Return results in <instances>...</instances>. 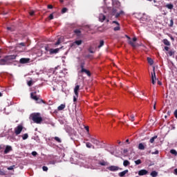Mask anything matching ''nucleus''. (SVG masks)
<instances>
[{
    "label": "nucleus",
    "instance_id": "nucleus-1",
    "mask_svg": "<svg viewBox=\"0 0 177 177\" xmlns=\"http://www.w3.org/2000/svg\"><path fill=\"white\" fill-rule=\"evenodd\" d=\"M17 57V55H6L4 58L0 59V66H9L13 63V61Z\"/></svg>",
    "mask_w": 177,
    "mask_h": 177
},
{
    "label": "nucleus",
    "instance_id": "nucleus-2",
    "mask_svg": "<svg viewBox=\"0 0 177 177\" xmlns=\"http://www.w3.org/2000/svg\"><path fill=\"white\" fill-rule=\"evenodd\" d=\"M120 8H116V7H113L111 11V16H115V19H118V17H120V16H124V15H125V12H124V10H120Z\"/></svg>",
    "mask_w": 177,
    "mask_h": 177
},
{
    "label": "nucleus",
    "instance_id": "nucleus-3",
    "mask_svg": "<svg viewBox=\"0 0 177 177\" xmlns=\"http://www.w3.org/2000/svg\"><path fill=\"white\" fill-rule=\"evenodd\" d=\"M30 120H33L35 124H41L43 121L42 117H41V113H33L30 115Z\"/></svg>",
    "mask_w": 177,
    "mask_h": 177
},
{
    "label": "nucleus",
    "instance_id": "nucleus-4",
    "mask_svg": "<svg viewBox=\"0 0 177 177\" xmlns=\"http://www.w3.org/2000/svg\"><path fill=\"white\" fill-rule=\"evenodd\" d=\"M88 138H90L91 143L95 145V146H99V145H100V142L97 139L91 136V134H88Z\"/></svg>",
    "mask_w": 177,
    "mask_h": 177
},
{
    "label": "nucleus",
    "instance_id": "nucleus-5",
    "mask_svg": "<svg viewBox=\"0 0 177 177\" xmlns=\"http://www.w3.org/2000/svg\"><path fill=\"white\" fill-rule=\"evenodd\" d=\"M107 169H109V171H111V172H115L116 171H119V169H122L120 168L118 166L111 165L108 167Z\"/></svg>",
    "mask_w": 177,
    "mask_h": 177
},
{
    "label": "nucleus",
    "instance_id": "nucleus-6",
    "mask_svg": "<svg viewBox=\"0 0 177 177\" xmlns=\"http://www.w3.org/2000/svg\"><path fill=\"white\" fill-rule=\"evenodd\" d=\"M21 131H23V126L22 125H18L15 129V132L16 135H20V133H21Z\"/></svg>",
    "mask_w": 177,
    "mask_h": 177
},
{
    "label": "nucleus",
    "instance_id": "nucleus-7",
    "mask_svg": "<svg viewBox=\"0 0 177 177\" xmlns=\"http://www.w3.org/2000/svg\"><path fill=\"white\" fill-rule=\"evenodd\" d=\"M153 73H151V83L153 84V85H154V84H156V67H153Z\"/></svg>",
    "mask_w": 177,
    "mask_h": 177
},
{
    "label": "nucleus",
    "instance_id": "nucleus-8",
    "mask_svg": "<svg viewBox=\"0 0 177 177\" xmlns=\"http://www.w3.org/2000/svg\"><path fill=\"white\" fill-rule=\"evenodd\" d=\"M104 3L105 5H106L107 6V3H111L113 6L115 5V3H116V5H118L120 6V2L118 1H114L113 0H104Z\"/></svg>",
    "mask_w": 177,
    "mask_h": 177
},
{
    "label": "nucleus",
    "instance_id": "nucleus-9",
    "mask_svg": "<svg viewBox=\"0 0 177 177\" xmlns=\"http://www.w3.org/2000/svg\"><path fill=\"white\" fill-rule=\"evenodd\" d=\"M136 41H138V39L136 37H133V41H132V40H130V41H129V44L133 48H136V44H135V42H136Z\"/></svg>",
    "mask_w": 177,
    "mask_h": 177
},
{
    "label": "nucleus",
    "instance_id": "nucleus-10",
    "mask_svg": "<svg viewBox=\"0 0 177 177\" xmlns=\"http://www.w3.org/2000/svg\"><path fill=\"white\" fill-rule=\"evenodd\" d=\"M19 63L21 64H26V63H30V58H21Z\"/></svg>",
    "mask_w": 177,
    "mask_h": 177
},
{
    "label": "nucleus",
    "instance_id": "nucleus-11",
    "mask_svg": "<svg viewBox=\"0 0 177 177\" xmlns=\"http://www.w3.org/2000/svg\"><path fill=\"white\" fill-rule=\"evenodd\" d=\"M147 174H149V171L146 169H141L138 171L139 176H143L145 175H147Z\"/></svg>",
    "mask_w": 177,
    "mask_h": 177
},
{
    "label": "nucleus",
    "instance_id": "nucleus-12",
    "mask_svg": "<svg viewBox=\"0 0 177 177\" xmlns=\"http://www.w3.org/2000/svg\"><path fill=\"white\" fill-rule=\"evenodd\" d=\"M146 142H141L138 145V149L139 150H145L146 149Z\"/></svg>",
    "mask_w": 177,
    "mask_h": 177
},
{
    "label": "nucleus",
    "instance_id": "nucleus-13",
    "mask_svg": "<svg viewBox=\"0 0 177 177\" xmlns=\"http://www.w3.org/2000/svg\"><path fill=\"white\" fill-rule=\"evenodd\" d=\"M10 151H12V147L7 145L4 150V154H8V153H9Z\"/></svg>",
    "mask_w": 177,
    "mask_h": 177
},
{
    "label": "nucleus",
    "instance_id": "nucleus-14",
    "mask_svg": "<svg viewBox=\"0 0 177 177\" xmlns=\"http://www.w3.org/2000/svg\"><path fill=\"white\" fill-rule=\"evenodd\" d=\"M78 91H80V85H76L75 88H74V93L77 97H78Z\"/></svg>",
    "mask_w": 177,
    "mask_h": 177
},
{
    "label": "nucleus",
    "instance_id": "nucleus-15",
    "mask_svg": "<svg viewBox=\"0 0 177 177\" xmlns=\"http://www.w3.org/2000/svg\"><path fill=\"white\" fill-rule=\"evenodd\" d=\"M99 20L100 21H101L102 23H103V21L104 20H106V15H103V14H100L99 16Z\"/></svg>",
    "mask_w": 177,
    "mask_h": 177
},
{
    "label": "nucleus",
    "instance_id": "nucleus-16",
    "mask_svg": "<svg viewBox=\"0 0 177 177\" xmlns=\"http://www.w3.org/2000/svg\"><path fill=\"white\" fill-rule=\"evenodd\" d=\"M127 174H128V169H126L123 171H121L118 174L119 176L120 177H123L125 176V175H127Z\"/></svg>",
    "mask_w": 177,
    "mask_h": 177
},
{
    "label": "nucleus",
    "instance_id": "nucleus-17",
    "mask_svg": "<svg viewBox=\"0 0 177 177\" xmlns=\"http://www.w3.org/2000/svg\"><path fill=\"white\" fill-rule=\"evenodd\" d=\"M80 73H85V74H86V75H88V77H91V71L86 70V69H83L80 71Z\"/></svg>",
    "mask_w": 177,
    "mask_h": 177
},
{
    "label": "nucleus",
    "instance_id": "nucleus-18",
    "mask_svg": "<svg viewBox=\"0 0 177 177\" xmlns=\"http://www.w3.org/2000/svg\"><path fill=\"white\" fill-rule=\"evenodd\" d=\"M86 147L88 149H95V146H93L91 142H86Z\"/></svg>",
    "mask_w": 177,
    "mask_h": 177
},
{
    "label": "nucleus",
    "instance_id": "nucleus-19",
    "mask_svg": "<svg viewBox=\"0 0 177 177\" xmlns=\"http://www.w3.org/2000/svg\"><path fill=\"white\" fill-rule=\"evenodd\" d=\"M75 34L77 36V37H81V30L80 29H75L74 30Z\"/></svg>",
    "mask_w": 177,
    "mask_h": 177
},
{
    "label": "nucleus",
    "instance_id": "nucleus-20",
    "mask_svg": "<svg viewBox=\"0 0 177 177\" xmlns=\"http://www.w3.org/2000/svg\"><path fill=\"white\" fill-rule=\"evenodd\" d=\"M162 42L165 45H167V46H169L171 45V43L169 42V41H168V39H164L162 40Z\"/></svg>",
    "mask_w": 177,
    "mask_h": 177
},
{
    "label": "nucleus",
    "instance_id": "nucleus-21",
    "mask_svg": "<svg viewBox=\"0 0 177 177\" xmlns=\"http://www.w3.org/2000/svg\"><path fill=\"white\" fill-rule=\"evenodd\" d=\"M57 109H58L59 111H62V110H64V109H66V104H62L61 105H59L58 106Z\"/></svg>",
    "mask_w": 177,
    "mask_h": 177
},
{
    "label": "nucleus",
    "instance_id": "nucleus-22",
    "mask_svg": "<svg viewBox=\"0 0 177 177\" xmlns=\"http://www.w3.org/2000/svg\"><path fill=\"white\" fill-rule=\"evenodd\" d=\"M57 52H59V48H55V49L51 48L50 50V53H51V55H53V53H57Z\"/></svg>",
    "mask_w": 177,
    "mask_h": 177
},
{
    "label": "nucleus",
    "instance_id": "nucleus-23",
    "mask_svg": "<svg viewBox=\"0 0 177 177\" xmlns=\"http://www.w3.org/2000/svg\"><path fill=\"white\" fill-rule=\"evenodd\" d=\"M150 175L152 177H157V176H158V172H157L156 171H153L152 172H151Z\"/></svg>",
    "mask_w": 177,
    "mask_h": 177
},
{
    "label": "nucleus",
    "instance_id": "nucleus-24",
    "mask_svg": "<svg viewBox=\"0 0 177 177\" xmlns=\"http://www.w3.org/2000/svg\"><path fill=\"white\" fill-rule=\"evenodd\" d=\"M30 97H32L33 100H38V97L36 95H34V93H30Z\"/></svg>",
    "mask_w": 177,
    "mask_h": 177
},
{
    "label": "nucleus",
    "instance_id": "nucleus-25",
    "mask_svg": "<svg viewBox=\"0 0 177 177\" xmlns=\"http://www.w3.org/2000/svg\"><path fill=\"white\" fill-rule=\"evenodd\" d=\"M123 165L124 167H128V165H131V162L129 160H125L123 162Z\"/></svg>",
    "mask_w": 177,
    "mask_h": 177
},
{
    "label": "nucleus",
    "instance_id": "nucleus-26",
    "mask_svg": "<svg viewBox=\"0 0 177 177\" xmlns=\"http://www.w3.org/2000/svg\"><path fill=\"white\" fill-rule=\"evenodd\" d=\"M147 62L149 63V64H150V66H153V64H154V61H153V59L148 57L147 58Z\"/></svg>",
    "mask_w": 177,
    "mask_h": 177
},
{
    "label": "nucleus",
    "instance_id": "nucleus-27",
    "mask_svg": "<svg viewBox=\"0 0 177 177\" xmlns=\"http://www.w3.org/2000/svg\"><path fill=\"white\" fill-rule=\"evenodd\" d=\"M166 8H167V9H170V10H171L174 9V4L168 3L166 5Z\"/></svg>",
    "mask_w": 177,
    "mask_h": 177
},
{
    "label": "nucleus",
    "instance_id": "nucleus-28",
    "mask_svg": "<svg viewBox=\"0 0 177 177\" xmlns=\"http://www.w3.org/2000/svg\"><path fill=\"white\" fill-rule=\"evenodd\" d=\"M73 44H75V45H77V46H80L82 44V40H76L74 41Z\"/></svg>",
    "mask_w": 177,
    "mask_h": 177
},
{
    "label": "nucleus",
    "instance_id": "nucleus-29",
    "mask_svg": "<svg viewBox=\"0 0 177 177\" xmlns=\"http://www.w3.org/2000/svg\"><path fill=\"white\" fill-rule=\"evenodd\" d=\"M100 165H102L103 167H105V165H109V163L104 160H102L100 162Z\"/></svg>",
    "mask_w": 177,
    "mask_h": 177
},
{
    "label": "nucleus",
    "instance_id": "nucleus-30",
    "mask_svg": "<svg viewBox=\"0 0 177 177\" xmlns=\"http://www.w3.org/2000/svg\"><path fill=\"white\" fill-rule=\"evenodd\" d=\"M156 139H157V136H155L153 137H152L150 140H149V142L151 143H154V141L156 140Z\"/></svg>",
    "mask_w": 177,
    "mask_h": 177
},
{
    "label": "nucleus",
    "instance_id": "nucleus-31",
    "mask_svg": "<svg viewBox=\"0 0 177 177\" xmlns=\"http://www.w3.org/2000/svg\"><path fill=\"white\" fill-rule=\"evenodd\" d=\"M54 139L56 142H57V143H62V139H60V138L55 137Z\"/></svg>",
    "mask_w": 177,
    "mask_h": 177
},
{
    "label": "nucleus",
    "instance_id": "nucleus-32",
    "mask_svg": "<svg viewBox=\"0 0 177 177\" xmlns=\"http://www.w3.org/2000/svg\"><path fill=\"white\" fill-rule=\"evenodd\" d=\"M129 120L133 122V121H135V115H131V116L129 117Z\"/></svg>",
    "mask_w": 177,
    "mask_h": 177
},
{
    "label": "nucleus",
    "instance_id": "nucleus-33",
    "mask_svg": "<svg viewBox=\"0 0 177 177\" xmlns=\"http://www.w3.org/2000/svg\"><path fill=\"white\" fill-rule=\"evenodd\" d=\"M15 168H16V165H12V166L8 167L7 168V169H8V171H13V169H15Z\"/></svg>",
    "mask_w": 177,
    "mask_h": 177
},
{
    "label": "nucleus",
    "instance_id": "nucleus-34",
    "mask_svg": "<svg viewBox=\"0 0 177 177\" xmlns=\"http://www.w3.org/2000/svg\"><path fill=\"white\" fill-rule=\"evenodd\" d=\"M22 139L23 140H26V139H28V133H25L22 136Z\"/></svg>",
    "mask_w": 177,
    "mask_h": 177
},
{
    "label": "nucleus",
    "instance_id": "nucleus-35",
    "mask_svg": "<svg viewBox=\"0 0 177 177\" xmlns=\"http://www.w3.org/2000/svg\"><path fill=\"white\" fill-rule=\"evenodd\" d=\"M171 154H174V156H177V151L175 149L170 150Z\"/></svg>",
    "mask_w": 177,
    "mask_h": 177
},
{
    "label": "nucleus",
    "instance_id": "nucleus-36",
    "mask_svg": "<svg viewBox=\"0 0 177 177\" xmlns=\"http://www.w3.org/2000/svg\"><path fill=\"white\" fill-rule=\"evenodd\" d=\"M85 62H82L81 64H80V68H81V70H85Z\"/></svg>",
    "mask_w": 177,
    "mask_h": 177
},
{
    "label": "nucleus",
    "instance_id": "nucleus-37",
    "mask_svg": "<svg viewBox=\"0 0 177 177\" xmlns=\"http://www.w3.org/2000/svg\"><path fill=\"white\" fill-rule=\"evenodd\" d=\"M103 45H104V41L101 40V41H100V45L98 46V48H102V46H103Z\"/></svg>",
    "mask_w": 177,
    "mask_h": 177
},
{
    "label": "nucleus",
    "instance_id": "nucleus-38",
    "mask_svg": "<svg viewBox=\"0 0 177 177\" xmlns=\"http://www.w3.org/2000/svg\"><path fill=\"white\" fill-rule=\"evenodd\" d=\"M37 103L41 104V103H45V101H44V100L41 99H39L37 98V100H36Z\"/></svg>",
    "mask_w": 177,
    "mask_h": 177
},
{
    "label": "nucleus",
    "instance_id": "nucleus-39",
    "mask_svg": "<svg viewBox=\"0 0 177 177\" xmlns=\"http://www.w3.org/2000/svg\"><path fill=\"white\" fill-rule=\"evenodd\" d=\"M135 164L136 165H139L142 164V160H140V159H138V160L135 161Z\"/></svg>",
    "mask_w": 177,
    "mask_h": 177
},
{
    "label": "nucleus",
    "instance_id": "nucleus-40",
    "mask_svg": "<svg viewBox=\"0 0 177 177\" xmlns=\"http://www.w3.org/2000/svg\"><path fill=\"white\" fill-rule=\"evenodd\" d=\"M168 55L169 56H174V55H175V51L169 50Z\"/></svg>",
    "mask_w": 177,
    "mask_h": 177
},
{
    "label": "nucleus",
    "instance_id": "nucleus-41",
    "mask_svg": "<svg viewBox=\"0 0 177 177\" xmlns=\"http://www.w3.org/2000/svg\"><path fill=\"white\" fill-rule=\"evenodd\" d=\"M113 30L114 31H120V25H118V26L115 27Z\"/></svg>",
    "mask_w": 177,
    "mask_h": 177
},
{
    "label": "nucleus",
    "instance_id": "nucleus-42",
    "mask_svg": "<svg viewBox=\"0 0 177 177\" xmlns=\"http://www.w3.org/2000/svg\"><path fill=\"white\" fill-rule=\"evenodd\" d=\"M174 26V19L170 20V24H169V27H173Z\"/></svg>",
    "mask_w": 177,
    "mask_h": 177
},
{
    "label": "nucleus",
    "instance_id": "nucleus-43",
    "mask_svg": "<svg viewBox=\"0 0 177 177\" xmlns=\"http://www.w3.org/2000/svg\"><path fill=\"white\" fill-rule=\"evenodd\" d=\"M42 169H43V171H44L45 172H46V171H48V167H46V166H43Z\"/></svg>",
    "mask_w": 177,
    "mask_h": 177
},
{
    "label": "nucleus",
    "instance_id": "nucleus-44",
    "mask_svg": "<svg viewBox=\"0 0 177 177\" xmlns=\"http://www.w3.org/2000/svg\"><path fill=\"white\" fill-rule=\"evenodd\" d=\"M66 12H67V8H62V13H66Z\"/></svg>",
    "mask_w": 177,
    "mask_h": 177
},
{
    "label": "nucleus",
    "instance_id": "nucleus-45",
    "mask_svg": "<svg viewBox=\"0 0 177 177\" xmlns=\"http://www.w3.org/2000/svg\"><path fill=\"white\" fill-rule=\"evenodd\" d=\"M28 86H32V81L30 80V81L28 82Z\"/></svg>",
    "mask_w": 177,
    "mask_h": 177
},
{
    "label": "nucleus",
    "instance_id": "nucleus-46",
    "mask_svg": "<svg viewBox=\"0 0 177 177\" xmlns=\"http://www.w3.org/2000/svg\"><path fill=\"white\" fill-rule=\"evenodd\" d=\"M48 19H49L50 20H53V14H50V15H49V17H48Z\"/></svg>",
    "mask_w": 177,
    "mask_h": 177
},
{
    "label": "nucleus",
    "instance_id": "nucleus-47",
    "mask_svg": "<svg viewBox=\"0 0 177 177\" xmlns=\"http://www.w3.org/2000/svg\"><path fill=\"white\" fill-rule=\"evenodd\" d=\"M50 164H51L52 165H55V164H56V160L50 161Z\"/></svg>",
    "mask_w": 177,
    "mask_h": 177
},
{
    "label": "nucleus",
    "instance_id": "nucleus-48",
    "mask_svg": "<svg viewBox=\"0 0 177 177\" xmlns=\"http://www.w3.org/2000/svg\"><path fill=\"white\" fill-rule=\"evenodd\" d=\"M77 99H78V97H77V95H74L73 96V102H77Z\"/></svg>",
    "mask_w": 177,
    "mask_h": 177
},
{
    "label": "nucleus",
    "instance_id": "nucleus-49",
    "mask_svg": "<svg viewBox=\"0 0 177 177\" xmlns=\"http://www.w3.org/2000/svg\"><path fill=\"white\" fill-rule=\"evenodd\" d=\"M55 45L57 46V45H60V39H59L57 40V41L55 43Z\"/></svg>",
    "mask_w": 177,
    "mask_h": 177
},
{
    "label": "nucleus",
    "instance_id": "nucleus-50",
    "mask_svg": "<svg viewBox=\"0 0 177 177\" xmlns=\"http://www.w3.org/2000/svg\"><path fill=\"white\" fill-rule=\"evenodd\" d=\"M113 24H117V26H120V24H119L118 21H113Z\"/></svg>",
    "mask_w": 177,
    "mask_h": 177
},
{
    "label": "nucleus",
    "instance_id": "nucleus-51",
    "mask_svg": "<svg viewBox=\"0 0 177 177\" xmlns=\"http://www.w3.org/2000/svg\"><path fill=\"white\" fill-rule=\"evenodd\" d=\"M48 9H53V6H52V5H48Z\"/></svg>",
    "mask_w": 177,
    "mask_h": 177
},
{
    "label": "nucleus",
    "instance_id": "nucleus-52",
    "mask_svg": "<svg viewBox=\"0 0 177 177\" xmlns=\"http://www.w3.org/2000/svg\"><path fill=\"white\" fill-rule=\"evenodd\" d=\"M37 151L32 152V156H37Z\"/></svg>",
    "mask_w": 177,
    "mask_h": 177
},
{
    "label": "nucleus",
    "instance_id": "nucleus-53",
    "mask_svg": "<svg viewBox=\"0 0 177 177\" xmlns=\"http://www.w3.org/2000/svg\"><path fill=\"white\" fill-rule=\"evenodd\" d=\"M19 45L21 46H26V43H20L19 44Z\"/></svg>",
    "mask_w": 177,
    "mask_h": 177
},
{
    "label": "nucleus",
    "instance_id": "nucleus-54",
    "mask_svg": "<svg viewBox=\"0 0 177 177\" xmlns=\"http://www.w3.org/2000/svg\"><path fill=\"white\" fill-rule=\"evenodd\" d=\"M165 50H166L167 52H168V50H169V47H168V46H165Z\"/></svg>",
    "mask_w": 177,
    "mask_h": 177
},
{
    "label": "nucleus",
    "instance_id": "nucleus-55",
    "mask_svg": "<svg viewBox=\"0 0 177 177\" xmlns=\"http://www.w3.org/2000/svg\"><path fill=\"white\" fill-rule=\"evenodd\" d=\"M174 117L177 118V109L174 111Z\"/></svg>",
    "mask_w": 177,
    "mask_h": 177
},
{
    "label": "nucleus",
    "instance_id": "nucleus-56",
    "mask_svg": "<svg viewBox=\"0 0 177 177\" xmlns=\"http://www.w3.org/2000/svg\"><path fill=\"white\" fill-rule=\"evenodd\" d=\"M158 150H156L155 152H152V154H158Z\"/></svg>",
    "mask_w": 177,
    "mask_h": 177
},
{
    "label": "nucleus",
    "instance_id": "nucleus-57",
    "mask_svg": "<svg viewBox=\"0 0 177 177\" xmlns=\"http://www.w3.org/2000/svg\"><path fill=\"white\" fill-rule=\"evenodd\" d=\"M59 68H60V66H57L55 68V71H54V73H56V70H57Z\"/></svg>",
    "mask_w": 177,
    "mask_h": 177
},
{
    "label": "nucleus",
    "instance_id": "nucleus-58",
    "mask_svg": "<svg viewBox=\"0 0 177 177\" xmlns=\"http://www.w3.org/2000/svg\"><path fill=\"white\" fill-rule=\"evenodd\" d=\"M34 13H35L34 11H32V12H30V16H34Z\"/></svg>",
    "mask_w": 177,
    "mask_h": 177
},
{
    "label": "nucleus",
    "instance_id": "nucleus-59",
    "mask_svg": "<svg viewBox=\"0 0 177 177\" xmlns=\"http://www.w3.org/2000/svg\"><path fill=\"white\" fill-rule=\"evenodd\" d=\"M85 129L87 131V132H89V127H86Z\"/></svg>",
    "mask_w": 177,
    "mask_h": 177
},
{
    "label": "nucleus",
    "instance_id": "nucleus-60",
    "mask_svg": "<svg viewBox=\"0 0 177 177\" xmlns=\"http://www.w3.org/2000/svg\"><path fill=\"white\" fill-rule=\"evenodd\" d=\"M174 174H175V175H177V169H174Z\"/></svg>",
    "mask_w": 177,
    "mask_h": 177
},
{
    "label": "nucleus",
    "instance_id": "nucleus-61",
    "mask_svg": "<svg viewBox=\"0 0 177 177\" xmlns=\"http://www.w3.org/2000/svg\"><path fill=\"white\" fill-rule=\"evenodd\" d=\"M7 30H8V31L12 30V28L11 27H7Z\"/></svg>",
    "mask_w": 177,
    "mask_h": 177
},
{
    "label": "nucleus",
    "instance_id": "nucleus-62",
    "mask_svg": "<svg viewBox=\"0 0 177 177\" xmlns=\"http://www.w3.org/2000/svg\"><path fill=\"white\" fill-rule=\"evenodd\" d=\"M125 37H126V38H127L128 39H131V37H129V36H128V35H125Z\"/></svg>",
    "mask_w": 177,
    "mask_h": 177
},
{
    "label": "nucleus",
    "instance_id": "nucleus-63",
    "mask_svg": "<svg viewBox=\"0 0 177 177\" xmlns=\"http://www.w3.org/2000/svg\"><path fill=\"white\" fill-rule=\"evenodd\" d=\"M158 85H162V83H161V82H158Z\"/></svg>",
    "mask_w": 177,
    "mask_h": 177
},
{
    "label": "nucleus",
    "instance_id": "nucleus-64",
    "mask_svg": "<svg viewBox=\"0 0 177 177\" xmlns=\"http://www.w3.org/2000/svg\"><path fill=\"white\" fill-rule=\"evenodd\" d=\"M126 143H129V139L126 140Z\"/></svg>",
    "mask_w": 177,
    "mask_h": 177
}]
</instances>
